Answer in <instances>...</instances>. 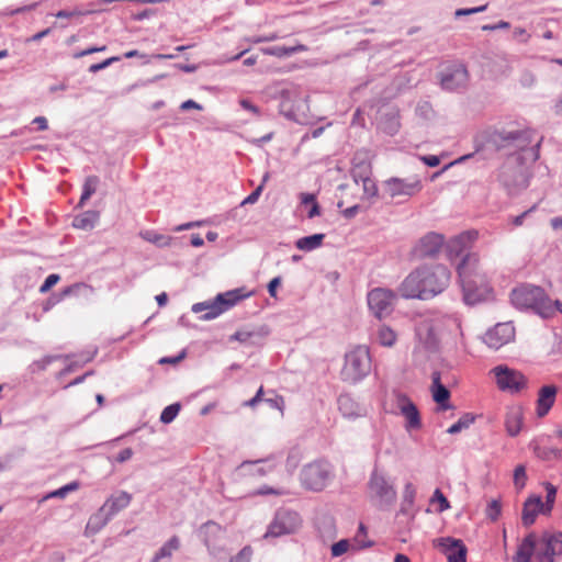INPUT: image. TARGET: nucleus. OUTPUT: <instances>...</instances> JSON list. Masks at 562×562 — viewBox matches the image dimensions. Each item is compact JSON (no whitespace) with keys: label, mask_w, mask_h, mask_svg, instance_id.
I'll use <instances>...</instances> for the list:
<instances>
[{"label":"nucleus","mask_w":562,"mask_h":562,"mask_svg":"<svg viewBox=\"0 0 562 562\" xmlns=\"http://www.w3.org/2000/svg\"><path fill=\"white\" fill-rule=\"evenodd\" d=\"M457 271L467 304H476L493 296V288L480 270L479 255L467 254L458 265Z\"/></svg>","instance_id":"nucleus-1"},{"label":"nucleus","mask_w":562,"mask_h":562,"mask_svg":"<svg viewBox=\"0 0 562 562\" xmlns=\"http://www.w3.org/2000/svg\"><path fill=\"white\" fill-rule=\"evenodd\" d=\"M512 303L519 310H533L541 317L553 316L555 311L562 313V303L552 301L544 290L531 284H521L510 292Z\"/></svg>","instance_id":"nucleus-2"},{"label":"nucleus","mask_w":562,"mask_h":562,"mask_svg":"<svg viewBox=\"0 0 562 562\" xmlns=\"http://www.w3.org/2000/svg\"><path fill=\"white\" fill-rule=\"evenodd\" d=\"M250 295L251 292L247 291L245 288L234 289L217 294L213 300L193 304L192 312L196 314L205 312L200 317L203 321L214 319Z\"/></svg>","instance_id":"nucleus-3"},{"label":"nucleus","mask_w":562,"mask_h":562,"mask_svg":"<svg viewBox=\"0 0 562 562\" xmlns=\"http://www.w3.org/2000/svg\"><path fill=\"white\" fill-rule=\"evenodd\" d=\"M396 297V293L390 289L374 288L367 294L369 311L380 321L386 318L394 311Z\"/></svg>","instance_id":"nucleus-4"},{"label":"nucleus","mask_w":562,"mask_h":562,"mask_svg":"<svg viewBox=\"0 0 562 562\" xmlns=\"http://www.w3.org/2000/svg\"><path fill=\"white\" fill-rule=\"evenodd\" d=\"M371 353H346L341 375L345 381L358 382L370 373Z\"/></svg>","instance_id":"nucleus-5"},{"label":"nucleus","mask_w":562,"mask_h":562,"mask_svg":"<svg viewBox=\"0 0 562 562\" xmlns=\"http://www.w3.org/2000/svg\"><path fill=\"white\" fill-rule=\"evenodd\" d=\"M423 283L427 299L441 293L450 282V271L441 265L435 267H423Z\"/></svg>","instance_id":"nucleus-6"},{"label":"nucleus","mask_w":562,"mask_h":562,"mask_svg":"<svg viewBox=\"0 0 562 562\" xmlns=\"http://www.w3.org/2000/svg\"><path fill=\"white\" fill-rule=\"evenodd\" d=\"M330 471L327 463L324 462H312L306 464L301 472L302 484L312 491H322L328 480Z\"/></svg>","instance_id":"nucleus-7"},{"label":"nucleus","mask_w":562,"mask_h":562,"mask_svg":"<svg viewBox=\"0 0 562 562\" xmlns=\"http://www.w3.org/2000/svg\"><path fill=\"white\" fill-rule=\"evenodd\" d=\"M496 383L499 390L519 392L527 386V379L519 371L509 369L506 366H497L493 369Z\"/></svg>","instance_id":"nucleus-8"},{"label":"nucleus","mask_w":562,"mask_h":562,"mask_svg":"<svg viewBox=\"0 0 562 562\" xmlns=\"http://www.w3.org/2000/svg\"><path fill=\"white\" fill-rule=\"evenodd\" d=\"M422 188V182L417 177L391 178L384 182V191L390 198L412 196L417 194Z\"/></svg>","instance_id":"nucleus-9"},{"label":"nucleus","mask_w":562,"mask_h":562,"mask_svg":"<svg viewBox=\"0 0 562 562\" xmlns=\"http://www.w3.org/2000/svg\"><path fill=\"white\" fill-rule=\"evenodd\" d=\"M368 492L371 498L379 499L380 503L389 504L395 501L396 491L385 476L378 471H373L368 483Z\"/></svg>","instance_id":"nucleus-10"},{"label":"nucleus","mask_w":562,"mask_h":562,"mask_svg":"<svg viewBox=\"0 0 562 562\" xmlns=\"http://www.w3.org/2000/svg\"><path fill=\"white\" fill-rule=\"evenodd\" d=\"M397 291L403 299L428 300L423 283V271L420 268L411 272L402 281Z\"/></svg>","instance_id":"nucleus-11"},{"label":"nucleus","mask_w":562,"mask_h":562,"mask_svg":"<svg viewBox=\"0 0 562 562\" xmlns=\"http://www.w3.org/2000/svg\"><path fill=\"white\" fill-rule=\"evenodd\" d=\"M396 404L401 414L405 418L406 430H417L422 428V418L414 402L402 392L395 393Z\"/></svg>","instance_id":"nucleus-12"},{"label":"nucleus","mask_w":562,"mask_h":562,"mask_svg":"<svg viewBox=\"0 0 562 562\" xmlns=\"http://www.w3.org/2000/svg\"><path fill=\"white\" fill-rule=\"evenodd\" d=\"M434 546L447 555L448 562H467L468 549L462 540L442 537L436 539Z\"/></svg>","instance_id":"nucleus-13"},{"label":"nucleus","mask_w":562,"mask_h":562,"mask_svg":"<svg viewBox=\"0 0 562 562\" xmlns=\"http://www.w3.org/2000/svg\"><path fill=\"white\" fill-rule=\"evenodd\" d=\"M515 339V327L512 323H499L490 329L484 341L488 348L499 349Z\"/></svg>","instance_id":"nucleus-14"},{"label":"nucleus","mask_w":562,"mask_h":562,"mask_svg":"<svg viewBox=\"0 0 562 562\" xmlns=\"http://www.w3.org/2000/svg\"><path fill=\"white\" fill-rule=\"evenodd\" d=\"M297 520V515L289 512L277 514L274 520L269 526L265 537H279L281 535L290 533L294 530V522Z\"/></svg>","instance_id":"nucleus-15"},{"label":"nucleus","mask_w":562,"mask_h":562,"mask_svg":"<svg viewBox=\"0 0 562 562\" xmlns=\"http://www.w3.org/2000/svg\"><path fill=\"white\" fill-rule=\"evenodd\" d=\"M476 237L477 233L475 231H470L451 238L446 246L448 257L453 259L461 256L462 252L472 245Z\"/></svg>","instance_id":"nucleus-16"},{"label":"nucleus","mask_w":562,"mask_h":562,"mask_svg":"<svg viewBox=\"0 0 562 562\" xmlns=\"http://www.w3.org/2000/svg\"><path fill=\"white\" fill-rule=\"evenodd\" d=\"M558 387L553 384L542 386L538 392L537 416L544 417L555 403Z\"/></svg>","instance_id":"nucleus-17"},{"label":"nucleus","mask_w":562,"mask_h":562,"mask_svg":"<svg viewBox=\"0 0 562 562\" xmlns=\"http://www.w3.org/2000/svg\"><path fill=\"white\" fill-rule=\"evenodd\" d=\"M539 513L544 514V505L540 496H530L526 499L522 507L521 522L525 527L535 524Z\"/></svg>","instance_id":"nucleus-18"},{"label":"nucleus","mask_w":562,"mask_h":562,"mask_svg":"<svg viewBox=\"0 0 562 562\" xmlns=\"http://www.w3.org/2000/svg\"><path fill=\"white\" fill-rule=\"evenodd\" d=\"M544 544L541 557L547 562H554V558L562 554V532L546 533L542 537Z\"/></svg>","instance_id":"nucleus-19"},{"label":"nucleus","mask_w":562,"mask_h":562,"mask_svg":"<svg viewBox=\"0 0 562 562\" xmlns=\"http://www.w3.org/2000/svg\"><path fill=\"white\" fill-rule=\"evenodd\" d=\"M132 494L121 491L116 494L111 495L101 508L112 518L122 509L126 508L132 502Z\"/></svg>","instance_id":"nucleus-20"},{"label":"nucleus","mask_w":562,"mask_h":562,"mask_svg":"<svg viewBox=\"0 0 562 562\" xmlns=\"http://www.w3.org/2000/svg\"><path fill=\"white\" fill-rule=\"evenodd\" d=\"M432 379V397L434 401L439 405L440 411H446L451 407L449 404L450 392L449 390L441 383V372L434 371L431 374Z\"/></svg>","instance_id":"nucleus-21"},{"label":"nucleus","mask_w":562,"mask_h":562,"mask_svg":"<svg viewBox=\"0 0 562 562\" xmlns=\"http://www.w3.org/2000/svg\"><path fill=\"white\" fill-rule=\"evenodd\" d=\"M442 246L443 236L436 233H429L419 240L417 250L423 257H432L439 252Z\"/></svg>","instance_id":"nucleus-22"},{"label":"nucleus","mask_w":562,"mask_h":562,"mask_svg":"<svg viewBox=\"0 0 562 562\" xmlns=\"http://www.w3.org/2000/svg\"><path fill=\"white\" fill-rule=\"evenodd\" d=\"M536 548V535L529 533L524 538L518 546L517 552L514 557L515 562H530Z\"/></svg>","instance_id":"nucleus-23"},{"label":"nucleus","mask_w":562,"mask_h":562,"mask_svg":"<svg viewBox=\"0 0 562 562\" xmlns=\"http://www.w3.org/2000/svg\"><path fill=\"white\" fill-rule=\"evenodd\" d=\"M111 519V517L100 507L88 520L85 535L87 537L98 533Z\"/></svg>","instance_id":"nucleus-24"},{"label":"nucleus","mask_w":562,"mask_h":562,"mask_svg":"<svg viewBox=\"0 0 562 562\" xmlns=\"http://www.w3.org/2000/svg\"><path fill=\"white\" fill-rule=\"evenodd\" d=\"M524 414L520 407L508 411L505 419L506 431L509 436L515 437L519 434L522 426Z\"/></svg>","instance_id":"nucleus-25"},{"label":"nucleus","mask_w":562,"mask_h":562,"mask_svg":"<svg viewBox=\"0 0 562 562\" xmlns=\"http://www.w3.org/2000/svg\"><path fill=\"white\" fill-rule=\"evenodd\" d=\"M200 535L207 548L215 547L222 535V527L214 521H207L201 527Z\"/></svg>","instance_id":"nucleus-26"},{"label":"nucleus","mask_w":562,"mask_h":562,"mask_svg":"<svg viewBox=\"0 0 562 562\" xmlns=\"http://www.w3.org/2000/svg\"><path fill=\"white\" fill-rule=\"evenodd\" d=\"M467 69L464 67H459L456 68L451 74L446 75L441 80V85L445 89L453 90L459 86H463L467 82Z\"/></svg>","instance_id":"nucleus-27"},{"label":"nucleus","mask_w":562,"mask_h":562,"mask_svg":"<svg viewBox=\"0 0 562 562\" xmlns=\"http://www.w3.org/2000/svg\"><path fill=\"white\" fill-rule=\"evenodd\" d=\"M307 47L303 44H297L295 46H273V47H266L262 48L261 52L265 55L276 56L278 58H283L291 56L296 53L306 52Z\"/></svg>","instance_id":"nucleus-28"},{"label":"nucleus","mask_w":562,"mask_h":562,"mask_svg":"<svg viewBox=\"0 0 562 562\" xmlns=\"http://www.w3.org/2000/svg\"><path fill=\"white\" fill-rule=\"evenodd\" d=\"M99 212L86 211L74 218L72 225L79 229H92L99 221Z\"/></svg>","instance_id":"nucleus-29"},{"label":"nucleus","mask_w":562,"mask_h":562,"mask_svg":"<svg viewBox=\"0 0 562 562\" xmlns=\"http://www.w3.org/2000/svg\"><path fill=\"white\" fill-rule=\"evenodd\" d=\"M536 136V132L532 130H524L508 133L504 139L507 142L517 143L520 149H524Z\"/></svg>","instance_id":"nucleus-30"},{"label":"nucleus","mask_w":562,"mask_h":562,"mask_svg":"<svg viewBox=\"0 0 562 562\" xmlns=\"http://www.w3.org/2000/svg\"><path fill=\"white\" fill-rule=\"evenodd\" d=\"M531 447L536 457L543 461L558 460L562 456L561 450L557 448L540 446L537 442H532Z\"/></svg>","instance_id":"nucleus-31"},{"label":"nucleus","mask_w":562,"mask_h":562,"mask_svg":"<svg viewBox=\"0 0 562 562\" xmlns=\"http://www.w3.org/2000/svg\"><path fill=\"white\" fill-rule=\"evenodd\" d=\"M324 237H325L324 234H315V235L302 237L296 240L295 246L300 250L311 251V250L318 248L322 245Z\"/></svg>","instance_id":"nucleus-32"},{"label":"nucleus","mask_w":562,"mask_h":562,"mask_svg":"<svg viewBox=\"0 0 562 562\" xmlns=\"http://www.w3.org/2000/svg\"><path fill=\"white\" fill-rule=\"evenodd\" d=\"M376 339L380 346L391 348L394 346L397 335L391 327L382 325L376 333Z\"/></svg>","instance_id":"nucleus-33"},{"label":"nucleus","mask_w":562,"mask_h":562,"mask_svg":"<svg viewBox=\"0 0 562 562\" xmlns=\"http://www.w3.org/2000/svg\"><path fill=\"white\" fill-rule=\"evenodd\" d=\"M179 539L177 536L171 537L155 554L151 562H159L161 559L170 558L172 552L179 549Z\"/></svg>","instance_id":"nucleus-34"},{"label":"nucleus","mask_w":562,"mask_h":562,"mask_svg":"<svg viewBox=\"0 0 562 562\" xmlns=\"http://www.w3.org/2000/svg\"><path fill=\"white\" fill-rule=\"evenodd\" d=\"M474 420L475 416L473 414L465 413L459 418V420L456 424L448 428L447 432L450 435H456L461 430L469 428L470 425L474 423Z\"/></svg>","instance_id":"nucleus-35"},{"label":"nucleus","mask_w":562,"mask_h":562,"mask_svg":"<svg viewBox=\"0 0 562 562\" xmlns=\"http://www.w3.org/2000/svg\"><path fill=\"white\" fill-rule=\"evenodd\" d=\"M98 184L99 178L97 176H89L86 179L79 205H83V203L90 199V196L95 192Z\"/></svg>","instance_id":"nucleus-36"},{"label":"nucleus","mask_w":562,"mask_h":562,"mask_svg":"<svg viewBox=\"0 0 562 562\" xmlns=\"http://www.w3.org/2000/svg\"><path fill=\"white\" fill-rule=\"evenodd\" d=\"M181 409V405L179 403L171 404L164 408L160 415V422L164 424L171 423Z\"/></svg>","instance_id":"nucleus-37"},{"label":"nucleus","mask_w":562,"mask_h":562,"mask_svg":"<svg viewBox=\"0 0 562 562\" xmlns=\"http://www.w3.org/2000/svg\"><path fill=\"white\" fill-rule=\"evenodd\" d=\"M547 496H546V503L544 505V515H549L553 508L555 496H557V488L551 483L544 484Z\"/></svg>","instance_id":"nucleus-38"},{"label":"nucleus","mask_w":562,"mask_h":562,"mask_svg":"<svg viewBox=\"0 0 562 562\" xmlns=\"http://www.w3.org/2000/svg\"><path fill=\"white\" fill-rule=\"evenodd\" d=\"M367 527L363 524H360L358 532L355 536V542L359 549L370 548L373 544V542L367 540Z\"/></svg>","instance_id":"nucleus-39"},{"label":"nucleus","mask_w":562,"mask_h":562,"mask_svg":"<svg viewBox=\"0 0 562 562\" xmlns=\"http://www.w3.org/2000/svg\"><path fill=\"white\" fill-rule=\"evenodd\" d=\"M502 513L501 502L497 499H493L488 503L486 508V516L492 520L496 521Z\"/></svg>","instance_id":"nucleus-40"},{"label":"nucleus","mask_w":562,"mask_h":562,"mask_svg":"<svg viewBox=\"0 0 562 562\" xmlns=\"http://www.w3.org/2000/svg\"><path fill=\"white\" fill-rule=\"evenodd\" d=\"M79 488V483L77 481L75 482H71L52 493H49L46 498H49V497H59V498H63L67 495V493L69 492H74L76 490Z\"/></svg>","instance_id":"nucleus-41"},{"label":"nucleus","mask_w":562,"mask_h":562,"mask_svg":"<svg viewBox=\"0 0 562 562\" xmlns=\"http://www.w3.org/2000/svg\"><path fill=\"white\" fill-rule=\"evenodd\" d=\"M527 474L526 468L522 464H519L515 468L514 471V483L518 488H522L526 485Z\"/></svg>","instance_id":"nucleus-42"},{"label":"nucleus","mask_w":562,"mask_h":562,"mask_svg":"<svg viewBox=\"0 0 562 562\" xmlns=\"http://www.w3.org/2000/svg\"><path fill=\"white\" fill-rule=\"evenodd\" d=\"M81 285L80 284H72L69 285L60 291V293L57 296H53L48 300V304H55L59 301H61L64 297L72 294L75 291H77Z\"/></svg>","instance_id":"nucleus-43"},{"label":"nucleus","mask_w":562,"mask_h":562,"mask_svg":"<svg viewBox=\"0 0 562 562\" xmlns=\"http://www.w3.org/2000/svg\"><path fill=\"white\" fill-rule=\"evenodd\" d=\"M431 502L439 503V508H438L439 513H442L450 507L449 501L447 499V497L442 494V492L439 488H437L435 491Z\"/></svg>","instance_id":"nucleus-44"},{"label":"nucleus","mask_w":562,"mask_h":562,"mask_svg":"<svg viewBox=\"0 0 562 562\" xmlns=\"http://www.w3.org/2000/svg\"><path fill=\"white\" fill-rule=\"evenodd\" d=\"M350 543L347 539H342L331 546V555L340 557L349 550Z\"/></svg>","instance_id":"nucleus-45"},{"label":"nucleus","mask_w":562,"mask_h":562,"mask_svg":"<svg viewBox=\"0 0 562 562\" xmlns=\"http://www.w3.org/2000/svg\"><path fill=\"white\" fill-rule=\"evenodd\" d=\"M362 188L363 192L367 196H375L378 193V188L375 182L370 178H363L362 179Z\"/></svg>","instance_id":"nucleus-46"},{"label":"nucleus","mask_w":562,"mask_h":562,"mask_svg":"<svg viewBox=\"0 0 562 562\" xmlns=\"http://www.w3.org/2000/svg\"><path fill=\"white\" fill-rule=\"evenodd\" d=\"M60 280V277L58 274H49L44 283L41 285L40 288V292L41 293H46L48 292L54 285H56L58 283V281Z\"/></svg>","instance_id":"nucleus-47"},{"label":"nucleus","mask_w":562,"mask_h":562,"mask_svg":"<svg viewBox=\"0 0 562 562\" xmlns=\"http://www.w3.org/2000/svg\"><path fill=\"white\" fill-rule=\"evenodd\" d=\"M120 60V57H110L99 64H93L89 67V71L92 72V74H95L106 67H109L110 65H112L113 63L115 61H119Z\"/></svg>","instance_id":"nucleus-48"},{"label":"nucleus","mask_w":562,"mask_h":562,"mask_svg":"<svg viewBox=\"0 0 562 562\" xmlns=\"http://www.w3.org/2000/svg\"><path fill=\"white\" fill-rule=\"evenodd\" d=\"M272 408H276L280 412L283 411L284 400L281 395L276 394L273 397H268L265 400Z\"/></svg>","instance_id":"nucleus-49"},{"label":"nucleus","mask_w":562,"mask_h":562,"mask_svg":"<svg viewBox=\"0 0 562 562\" xmlns=\"http://www.w3.org/2000/svg\"><path fill=\"white\" fill-rule=\"evenodd\" d=\"M263 190V183H260L255 191H252L243 202L241 204H254L258 201L261 192Z\"/></svg>","instance_id":"nucleus-50"},{"label":"nucleus","mask_w":562,"mask_h":562,"mask_svg":"<svg viewBox=\"0 0 562 562\" xmlns=\"http://www.w3.org/2000/svg\"><path fill=\"white\" fill-rule=\"evenodd\" d=\"M251 555V550L249 548H244L237 555L232 558L231 562H249Z\"/></svg>","instance_id":"nucleus-51"},{"label":"nucleus","mask_w":562,"mask_h":562,"mask_svg":"<svg viewBox=\"0 0 562 562\" xmlns=\"http://www.w3.org/2000/svg\"><path fill=\"white\" fill-rule=\"evenodd\" d=\"M105 49H106V47L104 45L100 46V47H89L87 49H83V50L75 53L72 55V57L78 59V58H81L83 56H87V55H90V54H93V53L104 52Z\"/></svg>","instance_id":"nucleus-52"},{"label":"nucleus","mask_w":562,"mask_h":562,"mask_svg":"<svg viewBox=\"0 0 562 562\" xmlns=\"http://www.w3.org/2000/svg\"><path fill=\"white\" fill-rule=\"evenodd\" d=\"M486 4L484 5H481V7H476V8H471V9H458L456 11V16H462V15H470V14H473V13H479V12H483L486 10Z\"/></svg>","instance_id":"nucleus-53"},{"label":"nucleus","mask_w":562,"mask_h":562,"mask_svg":"<svg viewBox=\"0 0 562 562\" xmlns=\"http://www.w3.org/2000/svg\"><path fill=\"white\" fill-rule=\"evenodd\" d=\"M252 337H254V333L248 331V330H239V331H236L232 336V339L238 340V341H241V342H246V341L251 340Z\"/></svg>","instance_id":"nucleus-54"},{"label":"nucleus","mask_w":562,"mask_h":562,"mask_svg":"<svg viewBox=\"0 0 562 562\" xmlns=\"http://www.w3.org/2000/svg\"><path fill=\"white\" fill-rule=\"evenodd\" d=\"M263 394H265V392H263V387H262V386H260V387H259V390L257 391L256 395H255L252 398H250L249 401H247V402L245 403V405H246V406H249V407H252V408H254V407H256V405H257L259 402H261V401H265V400H266V398H263Z\"/></svg>","instance_id":"nucleus-55"},{"label":"nucleus","mask_w":562,"mask_h":562,"mask_svg":"<svg viewBox=\"0 0 562 562\" xmlns=\"http://www.w3.org/2000/svg\"><path fill=\"white\" fill-rule=\"evenodd\" d=\"M510 25L508 22L506 21H499L498 23L496 24H485L482 26V31H496V30H501V29H508Z\"/></svg>","instance_id":"nucleus-56"},{"label":"nucleus","mask_w":562,"mask_h":562,"mask_svg":"<svg viewBox=\"0 0 562 562\" xmlns=\"http://www.w3.org/2000/svg\"><path fill=\"white\" fill-rule=\"evenodd\" d=\"M186 355L187 353H179L178 356L176 357H164L161 358L158 362L160 364H165V363H172V364H176V363H179L180 361H182L184 358H186Z\"/></svg>","instance_id":"nucleus-57"},{"label":"nucleus","mask_w":562,"mask_h":562,"mask_svg":"<svg viewBox=\"0 0 562 562\" xmlns=\"http://www.w3.org/2000/svg\"><path fill=\"white\" fill-rule=\"evenodd\" d=\"M55 15L58 19H64V18L65 19H70V18H75V16L81 15V12L77 11V10H74V11L60 10Z\"/></svg>","instance_id":"nucleus-58"},{"label":"nucleus","mask_w":562,"mask_h":562,"mask_svg":"<svg viewBox=\"0 0 562 562\" xmlns=\"http://www.w3.org/2000/svg\"><path fill=\"white\" fill-rule=\"evenodd\" d=\"M132 456H133V451H132V449H131V448L122 449V450L119 452L117 457H116V461H117V462H121V463H122V462H125V461H127L128 459H131V458H132Z\"/></svg>","instance_id":"nucleus-59"},{"label":"nucleus","mask_w":562,"mask_h":562,"mask_svg":"<svg viewBox=\"0 0 562 562\" xmlns=\"http://www.w3.org/2000/svg\"><path fill=\"white\" fill-rule=\"evenodd\" d=\"M280 278H273L268 284V292L272 297L277 295V288L280 285Z\"/></svg>","instance_id":"nucleus-60"},{"label":"nucleus","mask_w":562,"mask_h":562,"mask_svg":"<svg viewBox=\"0 0 562 562\" xmlns=\"http://www.w3.org/2000/svg\"><path fill=\"white\" fill-rule=\"evenodd\" d=\"M300 198H301V203L305 204V205H307V204L312 205L314 203H317L316 196L312 193H301Z\"/></svg>","instance_id":"nucleus-61"},{"label":"nucleus","mask_w":562,"mask_h":562,"mask_svg":"<svg viewBox=\"0 0 562 562\" xmlns=\"http://www.w3.org/2000/svg\"><path fill=\"white\" fill-rule=\"evenodd\" d=\"M240 105L243 106V109L247 110V111H250L255 114H259V110L256 105H254L249 100L247 99H243L240 100Z\"/></svg>","instance_id":"nucleus-62"},{"label":"nucleus","mask_w":562,"mask_h":562,"mask_svg":"<svg viewBox=\"0 0 562 562\" xmlns=\"http://www.w3.org/2000/svg\"><path fill=\"white\" fill-rule=\"evenodd\" d=\"M424 162L429 167H437L440 164V159L437 156H425L423 157Z\"/></svg>","instance_id":"nucleus-63"},{"label":"nucleus","mask_w":562,"mask_h":562,"mask_svg":"<svg viewBox=\"0 0 562 562\" xmlns=\"http://www.w3.org/2000/svg\"><path fill=\"white\" fill-rule=\"evenodd\" d=\"M550 224L554 231L562 229V217L557 216V217L551 218Z\"/></svg>","instance_id":"nucleus-64"}]
</instances>
